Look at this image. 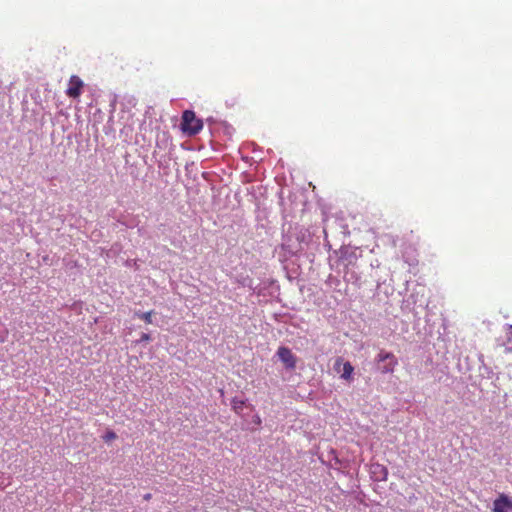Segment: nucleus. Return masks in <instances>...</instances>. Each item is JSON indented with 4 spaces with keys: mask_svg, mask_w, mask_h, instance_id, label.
Here are the masks:
<instances>
[{
    "mask_svg": "<svg viewBox=\"0 0 512 512\" xmlns=\"http://www.w3.org/2000/svg\"><path fill=\"white\" fill-rule=\"evenodd\" d=\"M116 438H117V435L112 430L107 431L106 434L103 436V439L105 442H110L112 440H115Z\"/></svg>",
    "mask_w": 512,
    "mask_h": 512,
    "instance_id": "obj_10",
    "label": "nucleus"
},
{
    "mask_svg": "<svg viewBox=\"0 0 512 512\" xmlns=\"http://www.w3.org/2000/svg\"><path fill=\"white\" fill-rule=\"evenodd\" d=\"M245 405V402L243 400H238L234 398L232 400V408L236 413H240Z\"/></svg>",
    "mask_w": 512,
    "mask_h": 512,
    "instance_id": "obj_8",
    "label": "nucleus"
},
{
    "mask_svg": "<svg viewBox=\"0 0 512 512\" xmlns=\"http://www.w3.org/2000/svg\"><path fill=\"white\" fill-rule=\"evenodd\" d=\"M508 336H507V349L512 351V325H508Z\"/></svg>",
    "mask_w": 512,
    "mask_h": 512,
    "instance_id": "obj_9",
    "label": "nucleus"
},
{
    "mask_svg": "<svg viewBox=\"0 0 512 512\" xmlns=\"http://www.w3.org/2000/svg\"><path fill=\"white\" fill-rule=\"evenodd\" d=\"M83 87V81L77 75H72L69 79L66 95L70 98L77 99L80 97Z\"/></svg>",
    "mask_w": 512,
    "mask_h": 512,
    "instance_id": "obj_5",
    "label": "nucleus"
},
{
    "mask_svg": "<svg viewBox=\"0 0 512 512\" xmlns=\"http://www.w3.org/2000/svg\"><path fill=\"white\" fill-rule=\"evenodd\" d=\"M334 370L337 372H341V378L347 382H351L353 380V372L354 367L348 361L344 362L342 357H338L334 363Z\"/></svg>",
    "mask_w": 512,
    "mask_h": 512,
    "instance_id": "obj_3",
    "label": "nucleus"
},
{
    "mask_svg": "<svg viewBox=\"0 0 512 512\" xmlns=\"http://www.w3.org/2000/svg\"><path fill=\"white\" fill-rule=\"evenodd\" d=\"M154 314V311L153 310H150V311H147V312H141V311H137L135 312V317L143 320L146 324H151L152 323V316Z\"/></svg>",
    "mask_w": 512,
    "mask_h": 512,
    "instance_id": "obj_7",
    "label": "nucleus"
},
{
    "mask_svg": "<svg viewBox=\"0 0 512 512\" xmlns=\"http://www.w3.org/2000/svg\"><path fill=\"white\" fill-rule=\"evenodd\" d=\"M203 129V121L192 110H185L181 119V130L188 136H194Z\"/></svg>",
    "mask_w": 512,
    "mask_h": 512,
    "instance_id": "obj_1",
    "label": "nucleus"
},
{
    "mask_svg": "<svg viewBox=\"0 0 512 512\" xmlns=\"http://www.w3.org/2000/svg\"><path fill=\"white\" fill-rule=\"evenodd\" d=\"M255 422L260 423V422H261V419H259V418H258V419H255Z\"/></svg>",
    "mask_w": 512,
    "mask_h": 512,
    "instance_id": "obj_13",
    "label": "nucleus"
},
{
    "mask_svg": "<svg viewBox=\"0 0 512 512\" xmlns=\"http://www.w3.org/2000/svg\"><path fill=\"white\" fill-rule=\"evenodd\" d=\"M375 361L377 363V368L382 374L393 373L396 366L398 365V360L396 356L385 350H380L377 354Z\"/></svg>",
    "mask_w": 512,
    "mask_h": 512,
    "instance_id": "obj_2",
    "label": "nucleus"
},
{
    "mask_svg": "<svg viewBox=\"0 0 512 512\" xmlns=\"http://www.w3.org/2000/svg\"><path fill=\"white\" fill-rule=\"evenodd\" d=\"M150 339H151V338H150V335H149V334H147V333H143V334L141 335L140 341H141V342H148V341H150Z\"/></svg>",
    "mask_w": 512,
    "mask_h": 512,
    "instance_id": "obj_11",
    "label": "nucleus"
},
{
    "mask_svg": "<svg viewBox=\"0 0 512 512\" xmlns=\"http://www.w3.org/2000/svg\"><path fill=\"white\" fill-rule=\"evenodd\" d=\"M493 512H509L512 511V500L505 494H501L493 502Z\"/></svg>",
    "mask_w": 512,
    "mask_h": 512,
    "instance_id": "obj_6",
    "label": "nucleus"
},
{
    "mask_svg": "<svg viewBox=\"0 0 512 512\" xmlns=\"http://www.w3.org/2000/svg\"><path fill=\"white\" fill-rule=\"evenodd\" d=\"M255 422L260 423V422H261V419H259V418H258V419H255Z\"/></svg>",
    "mask_w": 512,
    "mask_h": 512,
    "instance_id": "obj_14",
    "label": "nucleus"
},
{
    "mask_svg": "<svg viewBox=\"0 0 512 512\" xmlns=\"http://www.w3.org/2000/svg\"><path fill=\"white\" fill-rule=\"evenodd\" d=\"M377 468H380L383 471L384 475L386 476L387 472H386V469L384 467H381L380 465H377Z\"/></svg>",
    "mask_w": 512,
    "mask_h": 512,
    "instance_id": "obj_12",
    "label": "nucleus"
},
{
    "mask_svg": "<svg viewBox=\"0 0 512 512\" xmlns=\"http://www.w3.org/2000/svg\"><path fill=\"white\" fill-rule=\"evenodd\" d=\"M277 355L286 369L294 370L296 368L297 358L289 348L284 346L279 347Z\"/></svg>",
    "mask_w": 512,
    "mask_h": 512,
    "instance_id": "obj_4",
    "label": "nucleus"
}]
</instances>
